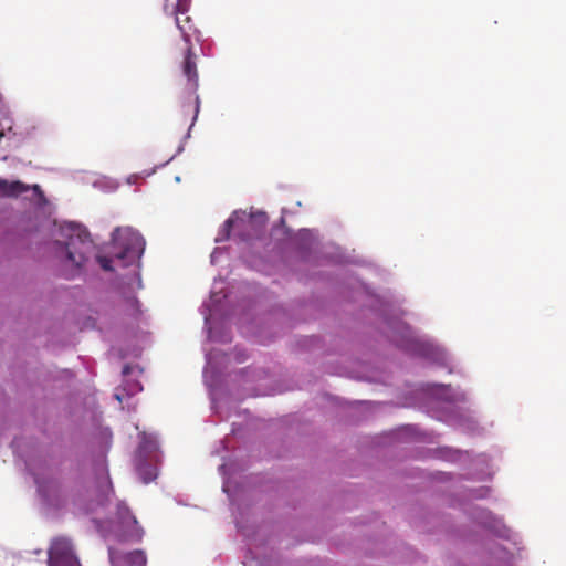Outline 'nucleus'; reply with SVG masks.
<instances>
[{
	"instance_id": "obj_38",
	"label": "nucleus",
	"mask_w": 566,
	"mask_h": 566,
	"mask_svg": "<svg viewBox=\"0 0 566 566\" xmlns=\"http://www.w3.org/2000/svg\"><path fill=\"white\" fill-rule=\"evenodd\" d=\"M191 6V0H177L172 14H186Z\"/></svg>"
},
{
	"instance_id": "obj_30",
	"label": "nucleus",
	"mask_w": 566,
	"mask_h": 566,
	"mask_svg": "<svg viewBox=\"0 0 566 566\" xmlns=\"http://www.w3.org/2000/svg\"><path fill=\"white\" fill-rule=\"evenodd\" d=\"M29 190V185L20 180L9 181L0 178V198H18Z\"/></svg>"
},
{
	"instance_id": "obj_5",
	"label": "nucleus",
	"mask_w": 566,
	"mask_h": 566,
	"mask_svg": "<svg viewBox=\"0 0 566 566\" xmlns=\"http://www.w3.org/2000/svg\"><path fill=\"white\" fill-rule=\"evenodd\" d=\"M290 235L284 217L269 227V216L264 210L250 207L235 209L219 227L216 243L232 242L250 248L268 247L283 241Z\"/></svg>"
},
{
	"instance_id": "obj_41",
	"label": "nucleus",
	"mask_w": 566,
	"mask_h": 566,
	"mask_svg": "<svg viewBox=\"0 0 566 566\" xmlns=\"http://www.w3.org/2000/svg\"><path fill=\"white\" fill-rule=\"evenodd\" d=\"M449 566H467V565L458 559H450Z\"/></svg>"
},
{
	"instance_id": "obj_20",
	"label": "nucleus",
	"mask_w": 566,
	"mask_h": 566,
	"mask_svg": "<svg viewBox=\"0 0 566 566\" xmlns=\"http://www.w3.org/2000/svg\"><path fill=\"white\" fill-rule=\"evenodd\" d=\"M327 399L334 405L353 412L352 422L354 423L367 420L380 407V403L377 401L348 400L334 395H327Z\"/></svg>"
},
{
	"instance_id": "obj_19",
	"label": "nucleus",
	"mask_w": 566,
	"mask_h": 566,
	"mask_svg": "<svg viewBox=\"0 0 566 566\" xmlns=\"http://www.w3.org/2000/svg\"><path fill=\"white\" fill-rule=\"evenodd\" d=\"M48 566H82L70 539L56 537L48 551Z\"/></svg>"
},
{
	"instance_id": "obj_26",
	"label": "nucleus",
	"mask_w": 566,
	"mask_h": 566,
	"mask_svg": "<svg viewBox=\"0 0 566 566\" xmlns=\"http://www.w3.org/2000/svg\"><path fill=\"white\" fill-rule=\"evenodd\" d=\"M471 453L472 450H464L451 446H438L428 450V454L431 459L452 464L464 462L465 458H469Z\"/></svg>"
},
{
	"instance_id": "obj_17",
	"label": "nucleus",
	"mask_w": 566,
	"mask_h": 566,
	"mask_svg": "<svg viewBox=\"0 0 566 566\" xmlns=\"http://www.w3.org/2000/svg\"><path fill=\"white\" fill-rule=\"evenodd\" d=\"M464 462H469L464 479L467 481L488 482L492 481L497 468L494 467L493 457L486 452L472 453L465 458Z\"/></svg>"
},
{
	"instance_id": "obj_22",
	"label": "nucleus",
	"mask_w": 566,
	"mask_h": 566,
	"mask_svg": "<svg viewBox=\"0 0 566 566\" xmlns=\"http://www.w3.org/2000/svg\"><path fill=\"white\" fill-rule=\"evenodd\" d=\"M64 248L88 247L93 243L86 227L77 222H64L60 226Z\"/></svg>"
},
{
	"instance_id": "obj_21",
	"label": "nucleus",
	"mask_w": 566,
	"mask_h": 566,
	"mask_svg": "<svg viewBox=\"0 0 566 566\" xmlns=\"http://www.w3.org/2000/svg\"><path fill=\"white\" fill-rule=\"evenodd\" d=\"M514 549L515 552H512L505 545L492 542L486 546V555L490 560L486 566H514L515 562L527 558V549L524 544L522 555L518 554L517 548Z\"/></svg>"
},
{
	"instance_id": "obj_29",
	"label": "nucleus",
	"mask_w": 566,
	"mask_h": 566,
	"mask_svg": "<svg viewBox=\"0 0 566 566\" xmlns=\"http://www.w3.org/2000/svg\"><path fill=\"white\" fill-rule=\"evenodd\" d=\"M237 378L241 380L244 385L254 384L261 380H266L270 378L271 373L268 368L260 366H248L244 368H240L235 371Z\"/></svg>"
},
{
	"instance_id": "obj_6",
	"label": "nucleus",
	"mask_w": 566,
	"mask_h": 566,
	"mask_svg": "<svg viewBox=\"0 0 566 566\" xmlns=\"http://www.w3.org/2000/svg\"><path fill=\"white\" fill-rule=\"evenodd\" d=\"M241 470L240 464L231 459L224 461L218 468L222 478V492L230 502L235 528L244 537L245 547L242 564L243 566H273L272 557L264 553L268 541H259L260 527L248 523L245 520L248 509L239 503L243 488L234 481V475L240 473Z\"/></svg>"
},
{
	"instance_id": "obj_33",
	"label": "nucleus",
	"mask_w": 566,
	"mask_h": 566,
	"mask_svg": "<svg viewBox=\"0 0 566 566\" xmlns=\"http://www.w3.org/2000/svg\"><path fill=\"white\" fill-rule=\"evenodd\" d=\"M296 239L303 244L312 245L317 242L318 233L312 229H301L296 233Z\"/></svg>"
},
{
	"instance_id": "obj_12",
	"label": "nucleus",
	"mask_w": 566,
	"mask_h": 566,
	"mask_svg": "<svg viewBox=\"0 0 566 566\" xmlns=\"http://www.w3.org/2000/svg\"><path fill=\"white\" fill-rule=\"evenodd\" d=\"M92 524L99 534L112 533L118 543L139 544L145 531L125 501H118L114 517H92Z\"/></svg>"
},
{
	"instance_id": "obj_11",
	"label": "nucleus",
	"mask_w": 566,
	"mask_h": 566,
	"mask_svg": "<svg viewBox=\"0 0 566 566\" xmlns=\"http://www.w3.org/2000/svg\"><path fill=\"white\" fill-rule=\"evenodd\" d=\"M137 438L138 444L134 451L132 462L138 480L147 485L159 475L164 462V451L157 432L142 431L137 434Z\"/></svg>"
},
{
	"instance_id": "obj_3",
	"label": "nucleus",
	"mask_w": 566,
	"mask_h": 566,
	"mask_svg": "<svg viewBox=\"0 0 566 566\" xmlns=\"http://www.w3.org/2000/svg\"><path fill=\"white\" fill-rule=\"evenodd\" d=\"M258 300L247 289L240 290L235 296L228 291L217 292L212 289L209 298L199 307L203 316V331L210 343L229 344L232 342L231 321L242 336L259 345L268 346L290 332L276 303L270 310L255 315Z\"/></svg>"
},
{
	"instance_id": "obj_16",
	"label": "nucleus",
	"mask_w": 566,
	"mask_h": 566,
	"mask_svg": "<svg viewBox=\"0 0 566 566\" xmlns=\"http://www.w3.org/2000/svg\"><path fill=\"white\" fill-rule=\"evenodd\" d=\"M427 433L417 423L400 424L389 431L382 432L374 438V444L385 447L395 442H419L424 441Z\"/></svg>"
},
{
	"instance_id": "obj_1",
	"label": "nucleus",
	"mask_w": 566,
	"mask_h": 566,
	"mask_svg": "<svg viewBox=\"0 0 566 566\" xmlns=\"http://www.w3.org/2000/svg\"><path fill=\"white\" fill-rule=\"evenodd\" d=\"M235 250H212L210 263L220 264L223 260L231 259V252ZM238 258L247 268L264 275L283 273L289 281L308 285L315 284L317 290H323L324 295L313 291L310 296H300L289 303H276V311L281 312L284 323L294 329L301 324L314 322L325 312L329 300L354 301L356 294L364 289L358 284L363 281L347 269L348 264H360L361 261L354 258H345L343 250L337 253L318 259L325 250H238Z\"/></svg>"
},
{
	"instance_id": "obj_47",
	"label": "nucleus",
	"mask_w": 566,
	"mask_h": 566,
	"mask_svg": "<svg viewBox=\"0 0 566 566\" xmlns=\"http://www.w3.org/2000/svg\"><path fill=\"white\" fill-rule=\"evenodd\" d=\"M165 1L167 2L168 0H165Z\"/></svg>"
},
{
	"instance_id": "obj_36",
	"label": "nucleus",
	"mask_w": 566,
	"mask_h": 566,
	"mask_svg": "<svg viewBox=\"0 0 566 566\" xmlns=\"http://www.w3.org/2000/svg\"><path fill=\"white\" fill-rule=\"evenodd\" d=\"M233 360L237 364H243L249 359L248 349L241 345H235L231 350Z\"/></svg>"
},
{
	"instance_id": "obj_24",
	"label": "nucleus",
	"mask_w": 566,
	"mask_h": 566,
	"mask_svg": "<svg viewBox=\"0 0 566 566\" xmlns=\"http://www.w3.org/2000/svg\"><path fill=\"white\" fill-rule=\"evenodd\" d=\"M317 376L312 373H301L296 374L294 373L290 379V384L282 390H275V389H268V390H260L254 387H250L249 389L252 390L253 396H273L277 392L283 391H291V390H308L312 386H314L317 382Z\"/></svg>"
},
{
	"instance_id": "obj_8",
	"label": "nucleus",
	"mask_w": 566,
	"mask_h": 566,
	"mask_svg": "<svg viewBox=\"0 0 566 566\" xmlns=\"http://www.w3.org/2000/svg\"><path fill=\"white\" fill-rule=\"evenodd\" d=\"M294 350L310 354L316 358L337 355L345 358L354 367L364 366L370 358L374 347L359 334L346 333L335 335L331 345H326L321 335H300L294 343Z\"/></svg>"
},
{
	"instance_id": "obj_37",
	"label": "nucleus",
	"mask_w": 566,
	"mask_h": 566,
	"mask_svg": "<svg viewBox=\"0 0 566 566\" xmlns=\"http://www.w3.org/2000/svg\"><path fill=\"white\" fill-rule=\"evenodd\" d=\"M75 378V373L71 368H61L56 371L54 376L55 380H65L70 381Z\"/></svg>"
},
{
	"instance_id": "obj_27",
	"label": "nucleus",
	"mask_w": 566,
	"mask_h": 566,
	"mask_svg": "<svg viewBox=\"0 0 566 566\" xmlns=\"http://www.w3.org/2000/svg\"><path fill=\"white\" fill-rule=\"evenodd\" d=\"M321 369L323 373L332 375V376H342V377H349L361 381L367 382H378L380 381V375L378 373H370V374H360V373H354L350 370L347 366H343L335 363H323L321 366Z\"/></svg>"
},
{
	"instance_id": "obj_45",
	"label": "nucleus",
	"mask_w": 566,
	"mask_h": 566,
	"mask_svg": "<svg viewBox=\"0 0 566 566\" xmlns=\"http://www.w3.org/2000/svg\"><path fill=\"white\" fill-rule=\"evenodd\" d=\"M176 501H177V503H178V504H180V505H186V504L184 503V500H178V499H177Z\"/></svg>"
},
{
	"instance_id": "obj_10",
	"label": "nucleus",
	"mask_w": 566,
	"mask_h": 566,
	"mask_svg": "<svg viewBox=\"0 0 566 566\" xmlns=\"http://www.w3.org/2000/svg\"><path fill=\"white\" fill-rule=\"evenodd\" d=\"M436 421L469 438H484L493 428V421L483 415L480 408H452L434 411Z\"/></svg>"
},
{
	"instance_id": "obj_14",
	"label": "nucleus",
	"mask_w": 566,
	"mask_h": 566,
	"mask_svg": "<svg viewBox=\"0 0 566 566\" xmlns=\"http://www.w3.org/2000/svg\"><path fill=\"white\" fill-rule=\"evenodd\" d=\"M226 356L227 354L219 349H213L205 355L206 365L202 370V379L208 390L210 409L216 416H221L220 400L227 392L226 374L223 370Z\"/></svg>"
},
{
	"instance_id": "obj_13",
	"label": "nucleus",
	"mask_w": 566,
	"mask_h": 566,
	"mask_svg": "<svg viewBox=\"0 0 566 566\" xmlns=\"http://www.w3.org/2000/svg\"><path fill=\"white\" fill-rule=\"evenodd\" d=\"M462 512L467 518L478 527L491 534L495 538L510 543L513 548L518 549V554L523 552V536L520 532L509 526L504 517L481 505L462 502L460 504Z\"/></svg>"
},
{
	"instance_id": "obj_46",
	"label": "nucleus",
	"mask_w": 566,
	"mask_h": 566,
	"mask_svg": "<svg viewBox=\"0 0 566 566\" xmlns=\"http://www.w3.org/2000/svg\"><path fill=\"white\" fill-rule=\"evenodd\" d=\"M176 501H177V503H178V504H180V505H186V504L184 503V500H178V499H177Z\"/></svg>"
},
{
	"instance_id": "obj_35",
	"label": "nucleus",
	"mask_w": 566,
	"mask_h": 566,
	"mask_svg": "<svg viewBox=\"0 0 566 566\" xmlns=\"http://www.w3.org/2000/svg\"><path fill=\"white\" fill-rule=\"evenodd\" d=\"M30 187V190L33 191V196H34V199H35V205L38 207H45L48 203H49V200L48 198L45 197L43 190L41 189L40 185L38 184H34V185H29Z\"/></svg>"
},
{
	"instance_id": "obj_28",
	"label": "nucleus",
	"mask_w": 566,
	"mask_h": 566,
	"mask_svg": "<svg viewBox=\"0 0 566 566\" xmlns=\"http://www.w3.org/2000/svg\"><path fill=\"white\" fill-rule=\"evenodd\" d=\"M55 255L62 260L65 264H72L71 274L69 277H75L80 275L84 270V264L87 261V256L83 253V250H53Z\"/></svg>"
},
{
	"instance_id": "obj_9",
	"label": "nucleus",
	"mask_w": 566,
	"mask_h": 566,
	"mask_svg": "<svg viewBox=\"0 0 566 566\" xmlns=\"http://www.w3.org/2000/svg\"><path fill=\"white\" fill-rule=\"evenodd\" d=\"M115 259L117 266L134 269L124 274L117 275L114 280V287L119 293L123 301L126 303L127 313L134 319L138 321L143 315V305L136 295L134 285L137 290L144 289L142 279V259L145 250H117Z\"/></svg>"
},
{
	"instance_id": "obj_44",
	"label": "nucleus",
	"mask_w": 566,
	"mask_h": 566,
	"mask_svg": "<svg viewBox=\"0 0 566 566\" xmlns=\"http://www.w3.org/2000/svg\"><path fill=\"white\" fill-rule=\"evenodd\" d=\"M41 553H42V549H41V548H36V549H34V551H33V554H35V555H39V554H41Z\"/></svg>"
},
{
	"instance_id": "obj_40",
	"label": "nucleus",
	"mask_w": 566,
	"mask_h": 566,
	"mask_svg": "<svg viewBox=\"0 0 566 566\" xmlns=\"http://www.w3.org/2000/svg\"><path fill=\"white\" fill-rule=\"evenodd\" d=\"M243 429L244 426L242 423L233 422L231 426V434L238 437Z\"/></svg>"
},
{
	"instance_id": "obj_42",
	"label": "nucleus",
	"mask_w": 566,
	"mask_h": 566,
	"mask_svg": "<svg viewBox=\"0 0 566 566\" xmlns=\"http://www.w3.org/2000/svg\"><path fill=\"white\" fill-rule=\"evenodd\" d=\"M219 443H220L222 450L227 451L229 449L228 442L226 439L220 440Z\"/></svg>"
},
{
	"instance_id": "obj_2",
	"label": "nucleus",
	"mask_w": 566,
	"mask_h": 566,
	"mask_svg": "<svg viewBox=\"0 0 566 566\" xmlns=\"http://www.w3.org/2000/svg\"><path fill=\"white\" fill-rule=\"evenodd\" d=\"M97 440L99 451L92 454V474L84 461L77 460L65 479V492L59 479L48 475L56 463L52 446L44 447L34 437H13L10 442L12 453L23 462L27 473L33 479L46 513L64 509L69 497L74 511L85 516L99 513L109 505L115 494L107 460L113 443L111 428H102Z\"/></svg>"
},
{
	"instance_id": "obj_31",
	"label": "nucleus",
	"mask_w": 566,
	"mask_h": 566,
	"mask_svg": "<svg viewBox=\"0 0 566 566\" xmlns=\"http://www.w3.org/2000/svg\"><path fill=\"white\" fill-rule=\"evenodd\" d=\"M493 492V489L489 485H481V486H473V488H465L463 490V497L460 502H467L471 500H486L491 496Z\"/></svg>"
},
{
	"instance_id": "obj_15",
	"label": "nucleus",
	"mask_w": 566,
	"mask_h": 566,
	"mask_svg": "<svg viewBox=\"0 0 566 566\" xmlns=\"http://www.w3.org/2000/svg\"><path fill=\"white\" fill-rule=\"evenodd\" d=\"M176 17V25L181 33V38L186 44L184 59L180 63V69L182 75L187 80V87L191 92H196L199 87V75L197 70V55L193 53V48L191 43V33L192 30V20L189 15L186 14H175Z\"/></svg>"
},
{
	"instance_id": "obj_39",
	"label": "nucleus",
	"mask_w": 566,
	"mask_h": 566,
	"mask_svg": "<svg viewBox=\"0 0 566 566\" xmlns=\"http://www.w3.org/2000/svg\"><path fill=\"white\" fill-rule=\"evenodd\" d=\"M471 532L467 527L457 530V536L464 539L470 541L471 539Z\"/></svg>"
},
{
	"instance_id": "obj_43",
	"label": "nucleus",
	"mask_w": 566,
	"mask_h": 566,
	"mask_svg": "<svg viewBox=\"0 0 566 566\" xmlns=\"http://www.w3.org/2000/svg\"><path fill=\"white\" fill-rule=\"evenodd\" d=\"M199 104H200L199 97L196 96V108H195V117H193V119H196V117H197V115L199 113Z\"/></svg>"
},
{
	"instance_id": "obj_25",
	"label": "nucleus",
	"mask_w": 566,
	"mask_h": 566,
	"mask_svg": "<svg viewBox=\"0 0 566 566\" xmlns=\"http://www.w3.org/2000/svg\"><path fill=\"white\" fill-rule=\"evenodd\" d=\"M115 248H145L146 241L142 233L133 227H117L112 233Z\"/></svg>"
},
{
	"instance_id": "obj_4",
	"label": "nucleus",
	"mask_w": 566,
	"mask_h": 566,
	"mask_svg": "<svg viewBox=\"0 0 566 566\" xmlns=\"http://www.w3.org/2000/svg\"><path fill=\"white\" fill-rule=\"evenodd\" d=\"M369 298L370 311L382 321L391 333V342L407 355L418 358L427 367L446 370L449 375L463 376V369L450 349L437 338L429 335H417L416 331L401 316L405 297L391 290L379 294L365 281H358Z\"/></svg>"
},
{
	"instance_id": "obj_34",
	"label": "nucleus",
	"mask_w": 566,
	"mask_h": 566,
	"mask_svg": "<svg viewBox=\"0 0 566 566\" xmlns=\"http://www.w3.org/2000/svg\"><path fill=\"white\" fill-rule=\"evenodd\" d=\"M104 250H97V253L95 255L96 262L106 272H114L115 271V260L112 256L103 254Z\"/></svg>"
},
{
	"instance_id": "obj_23",
	"label": "nucleus",
	"mask_w": 566,
	"mask_h": 566,
	"mask_svg": "<svg viewBox=\"0 0 566 566\" xmlns=\"http://www.w3.org/2000/svg\"><path fill=\"white\" fill-rule=\"evenodd\" d=\"M107 553L111 566H147L148 563L146 551L143 548L122 551L108 546Z\"/></svg>"
},
{
	"instance_id": "obj_32",
	"label": "nucleus",
	"mask_w": 566,
	"mask_h": 566,
	"mask_svg": "<svg viewBox=\"0 0 566 566\" xmlns=\"http://www.w3.org/2000/svg\"><path fill=\"white\" fill-rule=\"evenodd\" d=\"M428 479L437 483L461 482L465 480L464 474L446 471H432L428 474Z\"/></svg>"
},
{
	"instance_id": "obj_18",
	"label": "nucleus",
	"mask_w": 566,
	"mask_h": 566,
	"mask_svg": "<svg viewBox=\"0 0 566 566\" xmlns=\"http://www.w3.org/2000/svg\"><path fill=\"white\" fill-rule=\"evenodd\" d=\"M144 368L136 364L126 363L122 368V384L114 394V399L118 402H123L124 396L127 398L134 397L135 395L144 390V386L139 380L143 375Z\"/></svg>"
},
{
	"instance_id": "obj_7",
	"label": "nucleus",
	"mask_w": 566,
	"mask_h": 566,
	"mask_svg": "<svg viewBox=\"0 0 566 566\" xmlns=\"http://www.w3.org/2000/svg\"><path fill=\"white\" fill-rule=\"evenodd\" d=\"M403 407L413 408L429 418H434V411L452 408L476 407L473 394L451 384L437 381L419 382L400 396Z\"/></svg>"
}]
</instances>
